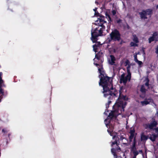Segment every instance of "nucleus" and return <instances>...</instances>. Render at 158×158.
Here are the masks:
<instances>
[{
    "instance_id": "nucleus-1",
    "label": "nucleus",
    "mask_w": 158,
    "mask_h": 158,
    "mask_svg": "<svg viewBox=\"0 0 158 158\" xmlns=\"http://www.w3.org/2000/svg\"><path fill=\"white\" fill-rule=\"evenodd\" d=\"M94 64L98 67V71L100 74L99 77L100 78L99 85L103 88V91L102 92L104 94L105 97L109 96V100L113 98V96L116 97L117 96L118 91L115 88H113V81L111 77H108L103 69V65L101 64L99 65L97 63Z\"/></svg>"
},
{
    "instance_id": "nucleus-2",
    "label": "nucleus",
    "mask_w": 158,
    "mask_h": 158,
    "mask_svg": "<svg viewBox=\"0 0 158 158\" xmlns=\"http://www.w3.org/2000/svg\"><path fill=\"white\" fill-rule=\"evenodd\" d=\"M127 100L126 96L122 95L121 91H119V96L117 101V104L118 106V111H120V114H122L124 111V108L127 105V102L124 101Z\"/></svg>"
},
{
    "instance_id": "nucleus-3",
    "label": "nucleus",
    "mask_w": 158,
    "mask_h": 158,
    "mask_svg": "<svg viewBox=\"0 0 158 158\" xmlns=\"http://www.w3.org/2000/svg\"><path fill=\"white\" fill-rule=\"evenodd\" d=\"M105 26H102V27H101L100 28L99 26L94 29L93 31L92 30L91 39L93 42H96L98 40V37L102 35L103 32L105 30Z\"/></svg>"
},
{
    "instance_id": "nucleus-4",
    "label": "nucleus",
    "mask_w": 158,
    "mask_h": 158,
    "mask_svg": "<svg viewBox=\"0 0 158 158\" xmlns=\"http://www.w3.org/2000/svg\"><path fill=\"white\" fill-rule=\"evenodd\" d=\"M110 38L107 40L108 43H110L111 41H119L121 39V34L117 29H114L110 34Z\"/></svg>"
},
{
    "instance_id": "nucleus-5",
    "label": "nucleus",
    "mask_w": 158,
    "mask_h": 158,
    "mask_svg": "<svg viewBox=\"0 0 158 158\" xmlns=\"http://www.w3.org/2000/svg\"><path fill=\"white\" fill-rule=\"evenodd\" d=\"M153 14V10L152 9H148L143 10L142 11L139 13L140 17L142 19H148L147 15H149L151 17Z\"/></svg>"
},
{
    "instance_id": "nucleus-6",
    "label": "nucleus",
    "mask_w": 158,
    "mask_h": 158,
    "mask_svg": "<svg viewBox=\"0 0 158 158\" xmlns=\"http://www.w3.org/2000/svg\"><path fill=\"white\" fill-rule=\"evenodd\" d=\"M100 17H101V18L100 19H98L96 21V23L95 24L98 25L99 27H102V26H105L103 24L104 23H106V22L104 20L105 18L104 16L100 15Z\"/></svg>"
},
{
    "instance_id": "nucleus-7",
    "label": "nucleus",
    "mask_w": 158,
    "mask_h": 158,
    "mask_svg": "<svg viewBox=\"0 0 158 158\" xmlns=\"http://www.w3.org/2000/svg\"><path fill=\"white\" fill-rule=\"evenodd\" d=\"M129 133L130 134V135L129 137V141L130 143L132 141V139H134L135 137L136 139V136L137 134L135 133V131L134 128L130 130Z\"/></svg>"
},
{
    "instance_id": "nucleus-8",
    "label": "nucleus",
    "mask_w": 158,
    "mask_h": 158,
    "mask_svg": "<svg viewBox=\"0 0 158 158\" xmlns=\"http://www.w3.org/2000/svg\"><path fill=\"white\" fill-rule=\"evenodd\" d=\"M127 80H129V77H127V76L126 77H125V74L124 73H123L121 76L120 83H122L123 82L125 84L127 83Z\"/></svg>"
},
{
    "instance_id": "nucleus-9",
    "label": "nucleus",
    "mask_w": 158,
    "mask_h": 158,
    "mask_svg": "<svg viewBox=\"0 0 158 158\" xmlns=\"http://www.w3.org/2000/svg\"><path fill=\"white\" fill-rule=\"evenodd\" d=\"M95 43V44L93 45V47L94 51L95 52H97L98 48H100L102 46V44H101L100 42H97V41Z\"/></svg>"
},
{
    "instance_id": "nucleus-10",
    "label": "nucleus",
    "mask_w": 158,
    "mask_h": 158,
    "mask_svg": "<svg viewBox=\"0 0 158 158\" xmlns=\"http://www.w3.org/2000/svg\"><path fill=\"white\" fill-rule=\"evenodd\" d=\"M3 81L2 79V77L0 76V92L2 93V95H4V92L2 87L5 86L4 84H3Z\"/></svg>"
},
{
    "instance_id": "nucleus-11",
    "label": "nucleus",
    "mask_w": 158,
    "mask_h": 158,
    "mask_svg": "<svg viewBox=\"0 0 158 158\" xmlns=\"http://www.w3.org/2000/svg\"><path fill=\"white\" fill-rule=\"evenodd\" d=\"M110 60L109 61V64L111 65H115L114 64L115 61L116 60V58L113 55H110Z\"/></svg>"
},
{
    "instance_id": "nucleus-12",
    "label": "nucleus",
    "mask_w": 158,
    "mask_h": 158,
    "mask_svg": "<svg viewBox=\"0 0 158 158\" xmlns=\"http://www.w3.org/2000/svg\"><path fill=\"white\" fill-rule=\"evenodd\" d=\"M149 124V127H150V129H152L154 127H156L158 124V123L154 119V120L151 122L150 124Z\"/></svg>"
},
{
    "instance_id": "nucleus-13",
    "label": "nucleus",
    "mask_w": 158,
    "mask_h": 158,
    "mask_svg": "<svg viewBox=\"0 0 158 158\" xmlns=\"http://www.w3.org/2000/svg\"><path fill=\"white\" fill-rule=\"evenodd\" d=\"M104 56L102 52L99 51L98 53L95 55V58L97 60H99L102 58Z\"/></svg>"
},
{
    "instance_id": "nucleus-14",
    "label": "nucleus",
    "mask_w": 158,
    "mask_h": 158,
    "mask_svg": "<svg viewBox=\"0 0 158 158\" xmlns=\"http://www.w3.org/2000/svg\"><path fill=\"white\" fill-rule=\"evenodd\" d=\"M152 100L151 98L147 99L146 98L145 99V100L141 102V103L142 106L147 105L150 103L151 100Z\"/></svg>"
},
{
    "instance_id": "nucleus-15",
    "label": "nucleus",
    "mask_w": 158,
    "mask_h": 158,
    "mask_svg": "<svg viewBox=\"0 0 158 158\" xmlns=\"http://www.w3.org/2000/svg\"><path fill=\"white\" fill-rule=\"evenodd\" d=\"M137 143V141L135 138L134 139L133 142L132 143V145L131 147V150H136V145Z\"/></svg>"
},
{
    "instance_id": "nucleus-16",
    "label": "nucleus",
    "mask_w": 158,
    "mask_h": 158,
    "mask_svg": "<svg viewBox=\"0 0 158 158\" xmlns=\"http://www.w3.org/2000/svg\"><path fill=\"white\" fill-rule=\"evenodd\" d=\"M148 138V135H144L143 133H142L141 134V140L142 141L147 140Z\"/></svg>"
},
{
    "instance_id": "nucleus-17",
    "label": "nucleus",
    "mask_w": 158,
    "mask_h": 158,
    "mask_svg": "<svg viewBox=\"0 0 158 158\" xmlns=\"http://www.w3.org/2000/svg\"><path fill=\"white\" fill-rule=\"evenodd\" d=\"M117 111L116 110L111 111L109 114V115L107 117V118L109 119L110 118L112 119L113 117H115L114 113Z\"/></svg>"
},
{
    "instance_id": "nucleus-18",
    "label": "nucleus",
    "mask_w": 158,
    "mask_h": 158,
    "mask_svg": "<svg viewBox=\"0 0 158 158\" xmlns=\"http://www.w3.org/2000/svg\"><path fill=\"white\" fill-rule=\"evenodd\" d=\"M157 137V135L153 134H152L151 136L149 137V139L152 142H154L156 140V138Z\"/></svg>"
},
{
    "instance_id": "nucleus-19",
    "label": "nucleus",
    "mask_w": 158,
    "mask_h": 158,
    "mask_svg": "<svg viewBox=\"0 0 158 158\" xmlns=\"http://www.w3.org/2000/svg\"><path fill=\"white\" fill-rule=\"evenodd\" d=\"M140 91L142 94H145L147 91V89H145L144 85H141L140 89Z\"/></svg>"
},
{
    "instance_id": "nucleus-20",
    "label": "nucleus",
    "mask_w": 158,
    "mask_h": 158,
    "mask_svg": "<svg viewBox=\"0 0 158 158\" xmlns=\"http://www.w3.org/2000/svg\"><path fill=\"white\" fill-rule=\"evenodd\" d=\"M51 98L49 97V98L46 99L45 100V102L48 105L50 106L51 103Z\"/></svg>"
},
{
    "instance_id": "nucleus-21",
    "label": "nucleus",
    "mask_w": 158,
    "mask_h": 158,
    "mask_svg": "<svg viewBox=\"0 0 158 158\" xmlns=\"http://www.w3.org/2000/svg\"><path fill=\"white\" fill-rule=\"evenodd\" d=\"M145 81H146V82L145 83V84L144 85V86L145 85V86H147L148 89H149V80L148 78L147 77L145 79Z\"/></svg>"
},
{
    "instance_id": "nucleus-22",
    "label": "nucleus",
    "mask_w": 158,
    "mask_h": 158,
    "mask_svg": "<svg viewBox=\"0 0 158 158\" xmlns=\"http://www.w3.org/2000/svg\"><path fill=\"white\" fill-rule=\"evenodd\" d=\"M133 40L134 42L138 44L139 42V39L136 36V35L134 36V38L133 39Z\"/></svg>"
},
{
    "instance_id": "nucleus-23",
    "label": "nucleus",
    "mask_w": 158,
    "mask_h": 158,
    "mask_svg": "<svg viewBox=\"0 0 158 158\" xmlns=\"http://www.w3.org/2000/svg\"><path fill=\"white\" fill-rule=\"evenodd\" d=\"M130 45L131 47H137L138 46V44L137 43L133 42H131L130 43Z\"/></svg>"
},
{
    "instance_id": "nucleus-24",
    "label": "nucleus",
    "mask_w": 158,
    "mask_h": 158,
    "mask_svg": "<svg viewBox=\"0 0 158 158\" xmlns=\"http://www.w3.org/2000/svg\"><path fill=\"white\" fill-rule=\"evenodd\" d=\"M128 74L127 75V77H129V81H130L131 79V74L130 72V70L128 69L127 70Z\"/></svg>"
},
{
    "instance_id": "nucleus-25",
    "label": "nucleus",
    "mask_w": 158,
    "mask_h": 158,
    "mask_svg": "<svg viewBox=\"0 0 158 158\" xmlns=\"http://www.w3.org/2000/svg\"><path fill=\"white\" fill-rule=\"evenodd\" d=\"M155 40V38L152 36H151L148 38V42L151 43L152 42Z\"/></svg>"
},
{
    "instance_id": "nucleus-26",
    "label": "nucleus",
    "mask_w": 158,
    "mask_h": 158,
    "mask_svg": "<svg viewBox=\"0 0 158 158\" xmlns=\"http://www.w3.org/2000/svg\"><path fill=\"white\" fill-rule=\"evenodd\" d=\"M131 151L133 152L134 155L135 156H137L139 154V152L138 151H136V150H131Z\"/></svg>"
},
{
    "instance_id": "nucleus-27",
    "label": "nucleus",
    "mask_w": 158,
    "mask_h": 158,
    "mask_svg": "<svg viewBox=\"0 0 158 158\" xmlns=\"http://www.w3.org/2000/svg\"><path fill=\"white\" fill-rule=\"evenodd\" d=\"M106 16L107 18H108V19H109V20H108L109 21L111 22V19L110 18V15L109 14H108L107 13H106Z\"/></svg>"
},
{
    "instance_id": "nucleus-28",
    "label": "nucleus",
    "mask_w": 158,
    "mask_h": 158,
    "mask_svg": "<svg viewBox=\"0 0 158 158\" xmlns=\"http://www.w3.org/2000/svg\"><path fill=\"white\" fill-rule=\"evenodd\" d=\"M150 125L149 124H144L143 126L146 129H148V128L150 129L149 126Z\"/></svg>"
},
{
    "instance_id": "nucleus-29",
    "label": "nucleus",
    "mask_w": 158,
    "mask_h": 158,
    "mask_svg": "<svg viewBox=\"0 0 158 158\" xmlns=\"http://www.w3.org/2000/svg\"><path fill=\"white\" fill-rule=\"evenodd\" d=\"M120 139L121 140H123L124 139H125L127 140V142L128 141V139H126L124 137H123L122 135H121L120 136Z\"/></svg>"
},
{
    "instance_id": "nucleus-30",
    "label": "nucleus",
    "mask_w": 158,
    "mask_h": 158,
    "mask_svg": "<svg viewBox=\"0 0 158 158\" xmlns=\"http://www.w3.org/2000/svg\"><path fill=\"white\" fill-rule=\"evenodd\" d=\"M157 35H158V34H157V32L156 31H155V32H154L153 33L152 36L155 38V37L157 36Z\"/></svg>"
},
{
    "instance_id": "nucleus-31",
    "label": "nucleus",
    "mask_w": 158,
    "mask_h": 158,
    "mask_svg": "<svg viewBox=\"0 0 158 158\" xmlns=\"http://www.w3.org/2000/svg\"><path fill=\"white\" fill-rule=\"evenodd\" d=\"M115 144H116L117 146H118V144L117 143V141L116 140L112 142L111 146H113V145Z\"/></svg>"
},
{
    "instance_id": "nucleus-32",
    "label": "nucleus",
    "mask_w": 158,
    "mask_h": 158,
    "mask_svg": "<svg viewBox=\"0 0 158 158\" xmlns=\"http://www.w3.org/2000/svg\"><path fill=\"white\" fill-rule=\"evenodd\" d=\"M137 54H136L135 55H134V60L135 62L137 61L138 60L137 59Z\"/></svg>"
},
{
    "instance_id": "nucleus-33",
    "label": "nucleus",
    "mask_w": 158,
    "mask_h": 158,
    "mask_svg": "<svg viewBox=\"0 0 158 158\" xmlns=\"http://www.w3.org/2000/svg\"><path fill=\"white\" fill-rule=\"evenodd\" d=\"M136 62L139 65H141L143 64V63L141 61L138 60Z\"/></svg>"
},
{
    "instance_id": "nucleus-34",
    "label": "nucleus",
    "mask_w": 158,
    "mask_h": 158,
    "mask_svg": "<svg viewBox=\"0 0 158 158\" xmlns=\"http://www.w3.org/2000/svg\"><path fill=\"white\" fill-rule=\"evenodd\" d=\"M116 149L114 148H112L111 149V152L112 153L116 152Z\"/></svg>"
},
{
    "instance_id": "nucleus-35",
    "label": "nucleus",
    "mask_w": 158,
    "mask_h": 158,
    "mask_svg": "<svg viewBox=\"0 0 158 158\" xmlns=\"http://www.w3.org/2000/svg\"><path fill=\"white\" fill-rule=\"evenodd\" d=\"M114 156V158H117L118 156L116 154V152L115 153H112Z\"/></svg>"
},
{
    "instance_id": "nucleus-36",
    "label": "nucleus",
    "mask_w": 158,
    "mask_h": 158,
    "mask_svg": "<svg viewBox=\"0 0 158 158\" xmlns=\"http://www.w3.org/2000/svg\"><path fill=\"white\" fill-rule=\"evenodd\" d=\"M2 131L3 133H7L8 131L7 130H6L5 129H3L2 130Z\"/></svg>"
},
{
    "instance_id": "nucleus-37",
    "label": "nucleus",
    "mask_w": 158,
    "mask_h": 158,
    "mask_svg": "<svg viewBox=\"0 0 158 158\" xmlns=\"http://www.w3.org/2000/svg\"><path fill=\"white\" fill-rule=\"evenodd\" d=\"M117 147L115 148L116 149V151H118V150L121 151V148L120 147L118 146H117Z\"/></svg>"
},
{
    "instance_id": "nucleus-38",
    "label": "nucleus",
    "mask_w": 158,
    "mask_h": 158,
    "mask_svg": "<svg viewBox=\"0 0 158 158\" xmlns=\"http://www.w3.org/2000/svg\"><path fill=\"white\" fill-rule=\"evenodd\" d=\"M95 15L97 16H100L99 15V13L97 11H95Z\"/></svg>"
},
{
    "instance_id": "nucleus-39",
    "label": "nucleus",
    "mask_w": 158,
    "mask_h": 158,
    "mask_svg": "<svg viewBox=\"0 0 158 158\" xmlns=\"http://www.w3.org/2000/svg\"><path fill=\"white\" fill-rule=\"evenodd\" d=\"M111 102L110 101H108V103L106 105V108L108 107H109V105L111 103Z\"/></svg>"
},
{
    "instance_id": "nucleus-40",
    "label": "nucleus",
    "mask_w": 158,
    "mask_h": 158,
    "mask_svg": "<svg viewBox=\"0 0 158 158\" xmlns=\"http://www.w3.org/2000/svg\"><path fill=\"white\" fill-rule=\"evenodd\" d=\"M145 94H142L140 95V96L141 98H144L145 97Z\"/></svg>"
},
{
    "instance_id": "nucleus-41",
    "label": "nucleus",
    "mask_w": 158,
    "mask_h": 158,
    "mask_svg": "<svg viewBox=\"0 0 158 158\" xmlns=\"http://www.w3.org/2000/svg\"><path fill=\"white\" fill-rule=\"evenodd\" d=\"M113 15H114L116 14V11L115 10H113L112 11Z\"/></svg>"
},
{
    "instance_id": "nucleus-42",
    "label": "nucleus",
    "mask_w": 158,
    "mask_h": 158,
    "mask_svg": "<svg viewBox=\"0 0 158 158\" xmlns=\"http://www.w3.org/2000/svg\"><path fill=\"white\" fill-rule=\"evenodd\" d=\"M129 61L128 60H127L125 62V66H127V64H129Z\"/></svg>"
},
{
    "instance_id": "nucleus-43",
    "label": "nucleus",
    "mask_w": 158,
    "mask_h": 158,
    "mask_svg": "<svg viewBox=\"0 0 158 158\" xmlns=\"http://www.w3.org/2000/svg\"><path fill=\"white\" fill-rule=\"evenodd\" d=\"M155 130L156 132L157 133V137H158V127L155 129Z\"/></svg>"
},
{
    "instance_id": "nucleus-44",
    "label": "nucleus",
    "mask_w": 158,
    "mask_h": 158,
    "mask_svg": "<svg viewBox=\"0 0 158 158\" xmlns=\"http://www.w3.org/2000/svg\"><path fill=\"white\" fill-rule=\"evenodd\" d=\"M156 53L158 54V45L157 46V47L156 49Z\"/></svg>"
},
{
    "instance_id": "nucleus-45",
    "label": "nucleus",
    "mask_w": 158,
    "mask_h": 158,
    "mask_svg": "<svg viewBox=\"0 0 158 158\" xmlns=\"http://www.w3.org/2000/svg\"><path fill=\"white\" fill-rule=\"evenodd\" d=\"M106 110H107V111L106 110L104 112V113L106 115H107V112H108V110L107 109H106Z\"/></svg>"
},
{
    "instance_id": "nucleus-46",
    "label": "nucleus",
    "mask_w": 158,
    "mask_h": 158,
    "mask_svg": "<svg viewBox=\"0 0 158 158\" xmlns=\"http://www.w3.org/2000/svg\"><path fill=\"white\" fill-rule=\"evenodd\" d=\"M100 60L101 61V63L102 64L103 62V59H102V58H101V59H100Z\"/></svg>"
},
{
    "instance_id": "nucleus-47",
    "label": "nucleus",
    "mask_w": 158,
    "mask_h": 158,
    "mask_svg": "<svg viewBox=\"0 0 158 158\" xmlns=\"http://www.w3.org/2000/svg\"><path fill=\"white\" fill-rule=\"evenodd\" d=\"M130 68V66L129 65L127 67V70H128V69L129 70Z\"/></svg>"
},
{
    "instance_id": "nucleus-48",
    "label": "nucleus",
    "mask_w": 158,
    "mask_h": 158,
    "mask_svg": "<svg viewBox=\"0 0 158 158\" xmlns=\"http://www.w3.org/2000/svg\"><path fill=\"white\" fill-rule=\"evenodd\" d=\"M121 19H119L117 20V23H119L121 22Z\"/></svg>"
},
{
    "instance_id": "nucleus-49",
    "label": "nucleus",
    "mask_w": 158,
    "mask_h": 158,
    "mask_svg": "<svg viewBox=\"0 0 158 158\" xmlns=\"http://www.w3.org/2000/svg\"><path fill=\"white\" fill-rule=\"evenodd\" d=\"M10 135H11V134L10 133H9L8 134V137L9 138V139H10Z\"/></svg>"
},
{
    "instance_id": "nucleus-50",
    "label": "nucleus",
    "mask_w": 158,
    "mask_h": 158,
    "mask_svg": "<svg viewBox=\"0 0 158 158\" xmlns=\"http://www.w3.org/2000/svg\"><path fill=\"white\" fill-rule=\"evenodd\" d=\"M2 73L1 72H0V76L2 77Z\"/></svg>"
},
{
    "instance_id": "nucleus-51",
    "label": "nucleus",
    "mask_w": 158,
    "mask_h": 158,
    "mask_svg": "<svg viewBox=\"0 0 158 158\" xmlns=\"http://www.w3.org/2000/svg\"><path fill=\"white\" fill-rule=\"evenodd\" d=\"M97 9V8H95L94 9V10L95 11H95H97V10H96Z\"/></svg>"
},
{
    "instance_id": "nucleus-52",
    "label": "nucleus",
    "mask_w": 158,
    "mask_h": 158,
    "mask_svg": "<svg viewBox=\"0 0 158 158\" xmlns=\"http://www.w3.org/2000/svg\"><path fill=\"white\" fill-rule=\"evenodd\" d=\"M136 156L134 155L132 158H136Z\"/></svg>"
},
{
    "instance_id": "nucleus-53",
    "label": "nucleus",
    "mask_w": 158,
    "mask_h": 158,
    "mask_svg": "<svg viewBox=\"0 0 158 158\" xmlns=\"http://www.w3.org/2000/svg\"><path fill=\"white\" fill-rule=\"evenodd\" d=\"M156 9H158V5L156 6Z\"/></svg>"
},
{
    "instance_id": "nucleus-54",
    "label": "nucleus",
    "mask_w": 158,
    "mask_h": 158,
    "mask_svg": "<svg viewBox=\"0 0 158 158\" xmlns=\"http://www.w3.org/2000/svg\"><path fill=\"white\" fill-rule=\"evenodd\" d=\"M139 152L142 153V150H139Z\"/></svg>"
},
{
    "instance_id": "nucleus-55",
    "label": "nucleus",
    "mask_w": 158,
    "mask_h": 158,
    "mask_svg": "<svg viewBox=\"0 0 158 158\" xmlns=\"http://www.w3.org/2000/svg\"><path fill=\"white\" fill-rule=\"evenodd\" d=\"M123 144H125V145H127V143H123Z\"/></svg>"
},
{
    "instance_id": "nucleus-56",
    "label": "nucleus",
    "mask_w": 158,
    "mask_h": 158,
    "mask_svg": "<svg viewBox=\"0 0 158 158\" xmlns=\"http://www.w3.org/2000/svg\"><path fill=\"white\" fill-rule=\"evenodd\" d=\"M118 157H120V158H122L121 156H118ZM124 158H126V157H125Z\"/></svg>"
},
{
    "instance_id": "nucleus-57",
    "label": "nucleus",
    "mask_w": 158,
    "mask_h": 158,
    "mask_svg": "<svg viewBox=\"0 0 158 158\" xmlns=\"http://www.w3.org/2000/svg\"><path fill=\"white\" fill-rule=\"evenodd\" d=\"M1 97H2V96H0V98L1 99L2 98H2H1Z\"/></svg>"
},
{
    "instance_id": "nucleus-58",
    "label": "nucleus",
    "mask_w": 158,
    "mask_h": 158,
    "mask_svg": "<svg viewBox=\"0 0 158 158\" xmlns=\"http://www.w3.org/2000/svg\"><path fill=\"white\" fill-rule=\"evenodd\" d=\"M1 97H2V96H0V98L1 99L2 98H2H1Z\"/></svg>"
},
{
    "instance_id": "nucleus-59",
    "label": "nucleus",
    "mask_w": 158,
    "mask_h": 158,
    "mask_svg": "<svg viewBox=\"0 0 158 158\" xmlns=\"http://www.w3.org/2000/svg\"><path fill=\"white\" fill-rule=\"evenodd\" d=\"M1 97H2V96H0V98L1 99L2 98H2H1Z\"/></svg>"
},
{
    "instance_id": "nucleus-60",
    "label": "nucleus",
    "mask_w": 158,
    "mask_h": 158,
    "mask_svg": "<svg viewBox=\"0 0 158 158\" xmlns=\"http://www.w3.org/2000/svg\"><path fill=\"white\" fill-rule=\"evenodd\" d=\"M122 44V42H121V43H120V44Z\"/></svg>"
},
{
    "instance_id": "nucleus-61",
    "label": "nucleus",
    "mask_w": 158,
    "mask_h": 158,
    "mask_svg": "<svg viewBox=\"0 0 158 158\" xmlns=\"http://www.w3.org/2000/svg\"><path fill=\"white\" fill-rule=\"evenodd\" d=\"M115 137V136H114L113 137H114V138Z\"/></svg>"
},
{
    "instance_id": "nucleus-62",
    "label": "nucleus",
    "mask_w": 158,
    "mask_h": 158,
    "mask_svg": "<svg viewBox=\"0 0 158 158\" xmlns=\"http://www.w3.org/2000/svg\"><path fill=\"white\" fill-rule=\"evenodd\" d=\"M1 67V66L0 65V68Z\"/></svg>"
}]
</instances>
